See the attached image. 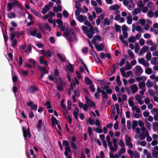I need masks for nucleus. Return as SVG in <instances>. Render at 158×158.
I'll return each instance as SVG.
<instances>
[{"label": "nucleus", "instance_id": "1", "mask_svg": "<svg viewBox=\"0 0 158 158\" xmlns=\"http://www.w3.org/2000/svg\"><path fill=\"white\" fill-rule=\"evenodd\" d=\"M64 31V30H62ZM64 36L69 42L76 41L77 39L74 30H64Z\"/></svg>", "mask_w": 158, "mask_h": 158}, {"label": "nucleus", "instance_id": "2", "mask_svg": "<svg viewBox=\"0 0 158 158\" xmlns=\"http://www.w3.org/2000/svg\"><path fill=\"white\" fill-rule=\"evenodd\" d=\"M38 68L41 73L40 78L41 79H42L44 77V74L48 73V71L46 69V68L45 67H42L41 66L38 65Z\"/></svg>", "mask_w": 158, "mask_h": 158}, {"label": "nucleus", "instance_id": "3", "mask_svg": "<svg viewBox=\"0 0 158 158\" xmlns=\"http://www.w3.org/2000/svg\"><path fill=\"white\" fill-rule=\"evenodd\" d=\"M83 33H84L85 35H86L88 37L91 39L93 37V35L95 34L94 31L95 30H83ZM97 32H98V30H95Z\"/></svg>", "mask_w": 158, "mask_h": 158}, {"label": "nucleus", "instance_id": "4", "mask_svg": "<svg viewBox=\"0 0 158 158\" xmlns=\"http://www.w3.org/2000/svg\"><path fill=\"white\" fill-rule=\"evenodd\" d=\"M135 75L136 76H140L143 72V69L140 66H136L134 69Z\"/></svg>", "mask_w": 158, "mask_h": 158}, {"label": "nucleus", "instance_id": "5", "mask_svg": "<svg viewBox=\"0 0 158 158\" xmlns=\"http://www.w3.org/2000/svg\"><path fill=\"white\" fill-rule=\"evenodd\" d=\"M95 47L97 51H103L105 48L104 45L102 43L100 44L99 45L98 44L97 45H95Z\"/></svg>", "mask_w": 158, "mask_h": 158}, {"label": "nucleus", "instance_id": "6", "mask_svg": "<svg viewBox=\"0 0 158 158\" xmlns=\"http://www.w3.org/2000/svg\"><path fill=\"white\" fill-rule=\"evenodd\" d=\"M152 22L151 20L148 19L147 20V22L146 25L144 27V30H148L150 25H152Z\"/></svg>", "mask_w": 158, "mask_h": 158}, {"label": "nucleus", "instance_id": "7", "mask_svg": "<svg viewBox=\"0 0 158 158\" xmlns=\"http://www.w3.org/2000/svg\"><path fill=\"white\" fill-rule=\"evenodd\" d=\"M131 91L133 94L135 93L138 89V88L137 86V85L135 84H133L131 86Z\"/></svg>", "mask_w": 158, "mask_h": 158}, {"label": "nucleus", "instance_id": "8", "mask_svg": "<svg viewBox=\"0 0 158 158\" xmlns=\"http://www.w3.org/2000/svg\"><path fill=\"white\" fill-rule=\"evenodd\" d=\"M28 90L31 93H34L35 91H37L38 89L37 87L34 86H31L29 87Z\"/></svg>", "mask_w": 158, "mask_h": 158}, {"label": "nucleus", "instance_id": "9", "mask_svg": "<svg viewBox=\"0 0 158 158\" xmlns=\"http://www.w3.org/2000/svg\"><path fill=\"white\" fill-rule=\"evenodd\" d=\"M51 124L52 126H54L55 124L58 125L59 124L58 123V122L56 118H55L53 115L52 117L51 118Z\"/></svg>", "mask_w": 158, "mask_h": 158}, {"label": "nucleus", "instance_id": "10", "mask_svg": "<svg viewBox=\"0 0 158 158\" xmlns=\"http://www.w3.org/2000/svg\"><path fill=\"white\" fill-rule=\"evenodd\" d=\"M120 6L116 4L110 6V10H118L120 9Z\"/></svg>", "mask_w": 158, "mask_h": 158}, {"label": "nucleus", "instance_id": "11", "mask_svg": "<svg viewBox=\"0 0 158 158\" xmlns=\"http://www.w3.org/2000/svg\"><path fill=\"white\" fill-rule=\"evenodd\" d=\"M22 131L23 137L25 139H26L27 137V136H28V133L26 131V128L24 126L22 127Z\"/></svg>", "mask_w": 158, "mask_h": 158}, {"label": "nucleus", "instance_id": "12", "mask_svg": "<svg viewBox=\"0 0 158 158\" xmlns=\"http://www.w3.org/2000/svg\"><path fill=\"white\" fill-rule=\"evenodd\" d=\"M125 140L126 145H128V144L131 143L132 140L131 137L127 135H125Z\"/></svg>", "mask_w": 158, "mask_h": 158}, {"label": "nucleus", "instance_id": "13", "mask_svg": "<svg viewBox=\"0 0 158 158\" xmlns=\"http://www.w3.org/2000/svg\"><path fill=\"white\" fill-rule=\"evenodd\" d=\"M49 10V8L48 5L45 6L43 8L42 10V13L43 14H45Z\"/></svg>", "mask_w": 158, "mask_h": 158}, {"label": "nucleus", "instance_id": "14", "mask_svg": "<svg viewBox=\"0 0 158 158\" xmlns=\"http://www.w3.org/2000/svg\"><path fill=\"white\" fill-rule=\"evenodd\" d=\"M102 100L103 103H105L106 100L108 98V95L107 93L105 91L102 94Z\"/></svg>", "mask_w": 158, "mask_h": 158}, {"label": "nucleus", "instance_id": "15", "mask_svg": "<svg viewBox=\"0 0 158 158\" xmlns=\"http://www.w3.org/2000/svg\"><path fill=\"white\" fill-rule=\"evenodd\" d=\"M70 149L71 148L69 146L65 147V151L64 154L66 157L68 156L69 154V152H71Z\"/></svg>", "mask_w": 158, "mask_h": 158}, {"label": "nucleus", "instance_id": "16", "mask_svg": "<svg viewBox=\"0 0 158 158\" xmlns=\"http://www.w3.org/2000/svg\"><path fill=\"white\" fill-rule=\"evenodd\" d=\"M6 30H2L3 33V36L4 41L5 42H6L8 39V37L7 35Z\"/></svg>", "mask_w": 158, "mask_h": 158}, {"label": "nucleus", "instance_id": "17", "mask_svg": "<svg viewBox=\"0 0 158 158\" xmlns=\"http://www.w3.org/2000/svg\"><path fill=\"white\" fill-rule=\"evenodd\" d=\"M85 83L86 85L92 84V81L90 80L88 77L85 76Z\"/></svg>", "mask_w": 158, "mask_h": 158}, {"label": "nucleus", "instance_id": "18", "mask_svg": "<svg viewBox=\"0 0 158 158\" xmlns=\"http://www.w3.org/2000/svg\"><path fill=\"white\" fill-rule=\"evenodd\" d=\"M119 39L121 41V42L123 43L126 46H128V43L127 41L124 40L123 37L122 35H120L119 36Z\"/></svg>", "mask_w": 158, "mask_h": 158}, {"label": "nucleus", "instance_id": "19", "mask_svg": "<svg viewBox=\"0 0 158 158\" xmlns=\"http://www.w3.org/2000/svg\"><path fill=\"white\" fill-rule=\"evenodd\" d=\"M141 11V10L139 8H136L132 11V14L133 15H135Z\"/></svg>", "mask_w": 158, "mask_h": 158}, {"label": "nucleus", "instance_id": "20", "mask_svg": "<svg viewBox=\"0 0 158 158\" xmlns=\"http://www.w3.org/2000/svg\"><path fill=\"white\" fill-rule=\"evenodd\" d=\"M8 17L9 18L11 19L15 18L16 17V15L15 13L12 12H10V13L7 14Z\"/></svg>", "mask_w": 158, "mask_h": 158}, {"label": "nucleus", "instance_id": "21", "mask_svg": "<svg viewBox=\"0 0 158 158\" xmlns=\"http://www.w3.org/2000/svg\"><path fill=\"white\" fill-rule=\"evenodd\" d=\"M37 33V30H30V31L28 32V34L30 35L35 36Z\"/></svg>", "mask_w": 158, "mask_h": 158}, {"label": "nucleus", "instance_id": "22", "mask_svg": "<svg viewBox=\"0 0 158 158\" xmlns=\"http://www.w3.org/2000/svg\"><path fill=\"white\" fill-rule=\"evenodd\" d=\"M30 11L35 15L38 17L40 16V13L39 12H38L37 11L35 10L32 8H31L30 9Z\"/></svg>", "mask_w": 158, "mask_h": 158}, {"label": "nucleus", "instance_id": "23", "mask_svg": "<svg viewBox=\"0 0 158 158\" xmlns=\"http://www.w3.org/2000/svg\"><path fill=\"white\" fill-rule=\"evenodd\" d=\"M139 21L142 27L144 26L146 24V21L145 19H140Z\"/></svg>", "mask_w": 158, "mask_h": 158}, {"label": "nucleus", "instance_id": "24", "mask_svg": "<svg viewBox=\"0 0 158 158\" xmlns=\"http://www.w3.org/2000/svg\"><path fill=\"white\" fill-rule=\"evenodd\" d=\"M127 53L129 56L131 57V59H134L135 58V55L133 52L130 50L128 49L127 51Z\"/></svg>", "mask_w": 158, "mask_h": 158}, {"label": "nucleus", "instance_id": "25", "mask_svg": "<svg viewBox=\"0 0 158 158\" xmlns=\"http://www.w3.org/2000/svg\"><path fill=\"white\" fill-rule=\"evenodd\" d=\"M125 69L122 68H121L120 69V71L121 74L123 77L127 78L128 76H127L125 72Z\"/></svg>", "mask_w": 158, "mask_h": 158}, {"label": "nucleus", "instance_id": "26", "mask_svg": "<svg viewBox=\"0 0 158 158\" xmlns=\"http://www.w3.org/2000/svg\"><path fill=\"white\" fill-rule=\"evenodd\" d=\"M151 57L152 55L151 53L150 52H148L145 57L147 60L148 61H149L151 60Z\"/></svg>", "mask_w": 158, "mask_h": 158}, {"label": "nucleus", "instance_id": "27", "mask_svg": "<svg viewBox=\"0 0 158 158\" xmlns=\"http://www.w3.org/2000/svg\"><path fill=\"white\" fill-rule=\"evenodd\" d=\"M108 144L110 149L112 152L114 151V150L112 146V142L111 141L108 142Z\"/></svg>", "mask_w": 158, "mask_h": 158}, {"label": "nucleus", "instance_id": "28", "mask_svg": "<svg viewBox=\"0 0 158 158\" xmlns=\"http://www.w3.org/2000/svg\"><path fill=\"white\" fill-rule=\"evenodd\" d=\"M87 123H89L91 125H93L94 124V120L91 119L90 117L89 118L88 120L87 121Z\"/></svg>", "mask_w": 158, "mask_h": 158}, {"label": "nucleus", "instance_id": "29", "mask_svg": "<svg viewBox=\"0 0 158 158\" xmlns=\"http://www.w3.org/2000/svg\"><path fill=\"white\" fill-rule=\"evenodd\" d=\"M136 39L133 36L129 37L128 39V41L129 43H134Z\"/></svg>", "mask_w": 158, "mask_h": 158}, {"label": "nucleus", "instance_id": "30", "mask_svg": "<svg viewBox=\"0 0 158 158\" xmlns=\"http://www.w3.org/2000/svg\"><path fill=\"white\" fill-rule=\"evenodd\" d=\"M63 145L65 147L69 146V144L67 140H63L62 141Z\"/></svg>", "mask_w": 158, "mask_h": 158}, {"label": "nucleus", "instance_id": "31", "mask_svg": "<svg viewBox=\"0 0 158 158\" xmlns=\"http://www.w3.org/2000/svg\"><path fill=\"white\" fill-rule=\"evenodd\" d=\"M69 67L68 66H67L70 72L73 73V69L72 65L71 64L69 63Z\"/></svg>", "mask_w": 158, "mask_h": 158}, {"label": "nucleus", "instance_id": "32", "mask_svg": "<svg viewBox=\"0 0 158 158\" xmlns=\"http://www.w3.org/2000/svg\"><path fill=\"white\" fill-rule=\"evenodd\" d=\"M8 9L7 10L8 11H10L13 8V5L11 3L9 2L8 5Z\"/></svg>", "mask_w": 158, "mask_h": 158}, {"label": "nucleus", "instance_id": "33", "mask_svg": "<svg viewBox=\"0 0 158 158\" xmlns=\"http://www.w3.org/2000/svg\"><path fill=\"white\" fill-rule=\"evenodd\" d=\"M71 144V146L73 149L76 150L77 149V146L75 144V143L73 142H70Z\"/></svg>", "mask_w": 158, "mask_h": 158}, {"label": "nucleus", "instance_id": "34", "mask_svg": "<svg viewBox=\"0 0 158 158\" xmlns=\"http://www.w3.org/2000/svg\"><path fill=\"white\" fill-rule=\"evenodd\" d=\"M43 27L44 28L45 30H51L50 27L47 23H44L42 25Z\"/></svg>", "mask_w": 158, "mask_h": 158}, {"label": "nucleus", "instance_id": "35", "mask_svg": "<svg viewBox=\"0 0 158 158\" xmlns=\"http://www.w3.org/2000/svg\"><path fill=\"white\" fill-rule=\"evenodd\" d=\"M58 57L62 61L64 62L65 61V58L63 57L61 55L58 53L57 54Z\"/></svg>", "mask_w": 158, "mask_h": 158}, {"label": "nucleus", "instance_id": "36", "mask_svg": "<svg viewBox=\"0 0 158 158\" xmlns=\"http://www.w3.org/2000/svg\"><path fill=\"white\" fill-rule=\"evenodd\" d=\"M138 85L139 88H143L145 86V84L144 82H141L139 83Z\"/></svg>", "mask_w": 158, "mask_h": 158}, {"label": "nucleus", "instance_id": "37", "mask_svg": "<svg viewBox=\"0 0 158 158\" xmlns=\"http://www.w3.org/2000/svg\"><path fill=\"white\" fill-rule=\"evenodd\" d=\"M145 126L149 130H151V124L148 122H147L145 123Z\"/></svg>", "mask_w": 158, "mask_h": 158}, {"label": "nucleus", "instance_id": "38", "mask_svg": "<svg viewBox=\"0 0 158 158\" xmlns=\"http://www.w3.org/2000/svg\"><path fill=\"white\" fill-rule=\"evenodd\" d=\"M78 21L81 23L83 22L85 20L84 17L83 15H80L78 18Z\"/></svg>", "mask_w": 158, "mask_h": 158}, {"label": "nucleus", "instance_id": "39", "mask_svg": "<svg viewBox=\"0 0 158 158\" xmlns=\"http://www.w3.org/2000/svg\"><path fill=\"white\" fill-rule=\"evenodd\" d=\"M127 23L129 24H131L132 21L131 16H128L127 17Z\"/></svg>", "mask_w": 158, "mask_h": 158}, {"label": "nucleus", "instance_id": "40", "mask_svg": "<svg viewBox=\"0 0 158 158\" xmlns=\"http://www.w3.org/2000/svg\"><path fill=\"white\" fill-rule=\"evenodd\" d=\"M153 129L154 130H156L158 129V123L157 122L153 123H152Z\"/></svg>", "mask_w": 158, "mask_h": 158}, {"label": "nucleus", "instance_id": "41", "mask_svg": "<svg viewBox=\"0 0 158 158\" xmlns=\"http://www.w3.org/2000/svg\"><path fill=\"white\" fill-rule=\"evenodd\" d=\"M146 73L150 75L152 73V70L151 68H147L145 71Z\"/></svg>", "mask_w": 158, "mask_h": 158}, {"label": "nucleus", "instance_id": "42", "mask_svg": "<svg viewBox=\"0 0 158 158\" xmlns=\"http://www.w3.org/2000/svg\"><path fill=\"white\" fill-rule=\"evenodd\" d=\"M132 109L133 110H135L136 112L137 113H139L140 112V109L138 107L136 106H134L132 107Z\"/></svg>", "mask_w": 158, "mask_h": 158}, {"label": "nucleus", "instance_id": "43", "mask_svg": "<svg viewBox=\"0 0 158 158\" xmlns=\"http://www.w3.org/2000/svg\"><path fill=\"white\" fill-rule=\"evenodd\" d=\"M56 23L58 24L59 27L63 25L62 20L60 19H57L56 20Z\"/></svg>", "mask_w": 158, "mask_h": 158}, {"label": "nucleus", "instance_id": "44", "mask_svg": "<svg viewBox=\"0 0 158 158\" xmlns=\"http://www.w3.org/2000/svg\"><path fill=\"white\" fill-rule=\"evenodd\" d=\"M146 85L147 87L149 88L152 87L153 85V84L150 80H148L146 82Z\"/></svg>", "mask_w": 158, "mask_h": 158}, {"label": "nucleus", "instance_id": "45", "mask_svg": "<svg viewBox=\"0 0 158 158\" xmlns=\"http://www.w3.org/2000/svg\"><path fill=\"white\" fill-rule=\"evenodd\" d=\"M79 112H76L75 110H74V111L73 112V115L74 117V118L76 120H77L78 119V114Z\"/></svg>", "mask_w": 158, "mask_h": 158}, {"label": "nucleus", "instance_id": "46", "mask_svg": "<svg viewBox=\"0 0 158 158\" xmlns=\"http://www.w3.org/2000/svg\"><path fill=\"white\" fill-rule=\"evenodd\" d=\"M42 123V121L41 119H39L38 121V124L36 125V127L37 128H40L41 127V125Z\"/></svg>", "mask_w": 158, "mask_h": 158}, {"label": "nucleus", "instance_id": "47", "mask_svg": "<svg viewBox=\"0 0 158 158\" xmlns=\"http://www.w3.org/2000/svg\"><path fill=\"white\" fill-rule=\"evenodd\" d=\"M64 99H62L61 102H60V106H61L64 109H65V108H66V106L64 104Z\"/></svg>", "mask_w": 158, "mask_h": 158}, {"label": "nucleus", "instance_id": "48", "mask_svg": "<svg viewBox=\"0 0 158 158\" xmlns=\"http://www.w3.org/2000/svg\"><path fill=\"white\" fill-rule=\"evenodd\" d=\"M139 63L141 64H143L144 63H145V61L144 59L143 58H139L138 60Z\"/></svg>", "mask_w": 158, "mask_h": 158}, {"label": "nucleus", "instance_id": "49", "mask_svg": "<svg viewBox=\"0 0 158 158\" xmlns=\"http://www.w3.org/2000/svg\"><path fill=\"white\" fill-rule=\"evenodd\" d=\"M89 90L91 92H94L95 91V89L94 88V85L93 84H91L90 85L89 87Z\"/></svg>", "mask_w": 158, "mask_h": 158}, {"label": "nucleus", "instance_id": "50", "mask_svg": "<svg viewBox=\"0 0 158 158\" xmlns=\"http://www.w3.org/2000/svg\"><path fill=\"white\" fill-rule=\"evenodd\" d=\"M94 38H95L96 40L99 41H101L102 40V38L101 36L99 35H97L95 36Z\"/></svg>", "mask_w": 158, "mask_h": 158}, {"label": "nucleus", "instance_id": "51", "mask_svg": "<svg viewBox=\"0 0 158 158\" xmlns=\"http://www.w3.org/2000/svg\"><path fill=\"white\" fill-rule=\"evenodd\" d=\"M157 59V58L156 57H153L151 61V64L154 65H156V61Z\"/></svg>", "mask_w": 158, "mask_h": 158}, {"label": "nucleus", "instance_id": "52", "mask_svg": "<svg viewBox=\"0 0 158 158\" xmlns=\"http://www.w3.org/2000/svg\"><path fill=\"white\" fill-rule=\"evenodd\" d=\"M147 15L149 17L151 18L153 16L154 13L152 11L150 10L148 13Z\"/></svg>", "mask_w": 158, "mask_h": 158}, {"label": "nucleus", "instance_id": "53", "mask_svg": "<svg viewBox=\"0 0 158 158\" xmlns=\"http://www.w3.org/2000/svg\"><path fill=\"white\" fill-rule=\"evenodd\" d=\"M118 121H116V123L114 124V128L115 130H117L118 128Z\"/></svg>", "mask_w": 158, "mask_h": 158}, {"label": "nucleus", "instance_id": "54", "mask_svg": "<svg viewBox=\"0 0 158 158\" xmlns=\"http://www.w3.org/2000/svg\"><path fill=\"white\" fill-rule=\"evenodd\" d=\"M63 15L64 17H65L67 18L69 17V14L66 10H64L63 12Z\"/></svg>", "mask_w": 158, "mask_h": 158}, {"label": "nucleus", "instance_id": "55", "mask_svg": "<svg viewBox=\"0 0 158 158\" xmlns=\"http://www.w3.org/2000/svg\"><path fill=\"white\" fill-rule=\"evenodd\" d=\"M95 10L97 13H100L102 12V9L101 8L97 7Z\"/></svg>", "mask_w": 158, "mask_h": 158}, {"label": "nucleus", "instance_id": "56", "mask_svg": "<svg viewBox=\"0 0 158 158\" xmlns=\"http://www.w3.org/2000/svg\"><path fill=\"white\" fill-rule=\"evenodd\" d=\"M75 7L77 9H78L80 8V6H81V4L79 3L77 1H75Z\"/></svg>", "mask_w": 158, "mask_h": 158}, {"label": "nucleus", "instance_id": "57", "mask_svg": "<svg viewBox=\"0 0 158 158\" xmlns=\"http://www.w3.org/2000/svg\"><path fill=\"white\" fill-rule=\"evenodd\" d=\"M115 113V108L114 107V109H112V111L111 113V115L110 116L111 118L112 119L114 117Z\"/></svg>", "mask_w": 158, "mask_h": 158}, {"label": "nucleus", "instance_id": "58", "mask_svg": "<svg viewBox=\"0 0 158 158\" xmlns=\"http://www.w3.org/2000/svg\"><path fill=\"white\" fill-rule=\"evenodd\" d=\"M139 47L138 45V44H137L135 45V52L136 53H137L138 52L139 50Z\"/></svg>", "mask_w": 158, "mask_h": 158}, {"label": "nucleus", "instance_id": "59", "mask_svg": "<svg viewBox=\"0 0 158 158\" xmlns=\"http://www.w3.org/2000/svg\"><path fill=\"white\" fill-rule=\"evenodd\" d=\"M125 59L124 58H123L120 61L119 63V65L120 66H123L125 63Z\"/></svg>", "mask_w": 158, "mask_h": 158}, {"label": "nucleus", "instance_id": "60", "mask_svg": "<svg viewBox=\"0 0 158 158\" xmlns=\"http://www.w3.org/2000/svg\"><path fill=\"white\" fill-rule=\"evenodd\" d=\"M128 103L129 106L131 107H133L134 105V102L129 99L128 100Z\"/></svg>", "mask_w": 158, "mask_h": 158}, {"label": "nucleus", "instance_id": "61", "mask_svg": "<svg viewBox=\"0 0 158 158\" xmlns=\"http://www.w3.org/2000/svg\"><path fill=\"white\" fill-rule=\"evenodd\" d=\"M95 131L97 133H102L103 132V130L102 129L99 128V127H97L96 128Z\"/></svg>", "mask_w": 158, "mask_h": 158}, {"label": "nucleus", "instance_id": "62", "mask_svg": "<svg viewBox=\"0 0 158 158\" xmlns=\"http://www.w3.org/2000/svg\"><path fill=\"white\" fill-rule=\"evenodd\" d=\"M104 23L107 25H109L110 24V21L108 20V19L107 18H106L104 19Z\"/></svg>", "mask_w": 158, "mask_h": 158}, {"label": "nucleus", "instance_id": "63", "mask_svg": "<svg viewBox=\"0 0 158 158\" xmlns=\"http://www.w3.org/2000/svg\"><path fill=\"white\" fill-rule=\"evenodd\" d=\"M110 158H118V155L117 154H115L114 155L112 153L110 155Z\"/></svg>", "mask_w": 158, "mask_h": 158}, {"label": "nucleus", "instance_id": "64", "mask_svg": "<svg viewBox=\"0 0 158 158\" xmlns=\"http://www.w3.org/2000/svg\"><path fill=\"white\" fill-rule=\"evenodd\" d=\"M148 9L147 7L145 6L143 7L142 11L143 13H146L148 10Z\"/></svg>", "mask_w": 158, "mask_h": 158}]
</instances>
